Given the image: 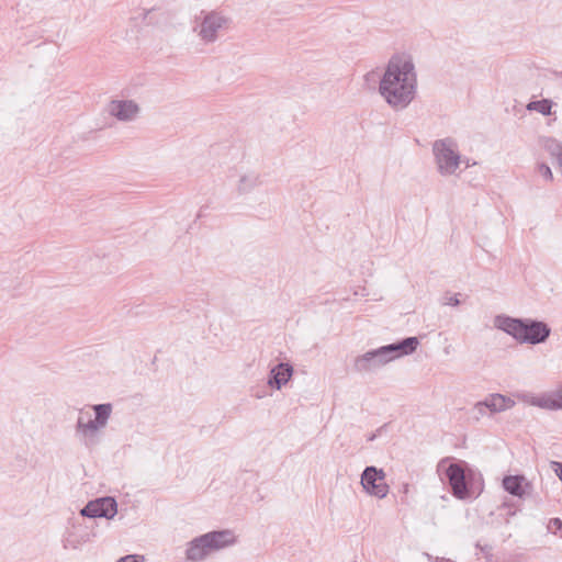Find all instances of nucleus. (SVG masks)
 I'll return each mask as SVG.
<instances>
[{"mask_svg": "<svg viewBox=\"0 0 562 562\" xmlns=\"http://www.w3.org/2000/svg\"><path fill=\"white\" fill-rule=\"evenodd\" d=\"M379 93L393 110L406 109L417 94V74L413 58L394 54L379 78Z\"/></svg>", "mask_w": 562, "mask_h": 562, "instance_id": "1", "label": "nucleus"}, {"mask_svg": "<svg viewBox=\"0 0 562 562\" xmlns=\"http://www.w3.org/2000/svg\"><path fill=\"white\" fill-rule=\"evenodd\" d=\"M391 361L386 347L382 346L357 357L353 362V369L359 373L372 372Z\"/></svg>", "mask_w": 562, "mask_h": 562, "instance_id": "7", "label": "nucleus"}, {"mask_svg": "<svg viewBox=\"0 0 562 562\" xmlns=\"http://www.w3.org/2000/svg\"><path fill=\"white\" fill-rule=\"evenodd\" d=\"M116 562H139L136 560V557L134 555H126L121 559H119Z\"/></svg>", "mask_w": 562, "mask_h": 562, "instance_id": "26", "label": "nucleus"}, {"mask_svg": "<svg viewBox=\"0 0 562 562\" xmlns=\"http://www.w3.org/2000/svg\"><path fill=\"white\" fill-rule=\"evenodd\" d=\"M80 546H81V542L78 539L74 538L71 535H69L68 537H66L63 540L64 549L77 550L80 548Z\"/></svg>", "mask_w": 562, "mask_h": 562, "instance_id": "20", "label": "nucleus"}, {"mask_svg": "<svg viewBox=\"0 0 562 562\" xmlns=\"http://www.w3.org/2000/svg\"><path fill=\"white\" fill-rule=\"evenodd\" d=\"M446 475L451 486L452 493L458 498H464L468 495L464 469L460 463H451Z\"/></svg>", "mask_w": 562, "mask_h": 562, "instance_id": "11", "label": "nucleus"}, {"mask_svg": "<svg viewBox=\"0 0 562 562\" xmlns=\"http://www.w3.org/2000/svg\"><path fill=\"white\" fill-rule=\"evenodd\" d=\"M228 19L220 12L206 13L200 23L199 36L205 43H213L217 38V32L226 26Z\"/></svg>", "mask_w": 562, "mask_h": 562, "instance_id": "9", "label": "nucleus"}, {"mask_svg": "<svg viewBox=\"0 0 562 562\" xmlns=\"http://www.w3.org/2000/svg\"><path fill=\"white\" fill-rule=\"evenodd\" d=\"M503 487L509 494L521 498L530 488V483L524 475H508L503 479Z\"/></svg>", "mask_w": 562, "mask_h": 562, "instance_id": "15", "label": "nucleus"}, {"mask_svg": "<svg viewBox=\"0 0 562 562\" xmlns=\"http://www.w3.org/2000/svg\"><path fill=\"white\" fill-rule=\"evenodd\" d=\"M494 326L513 336L520 344L538 345L544 342L551 333L550 327L543 322L530 318H514L506 315L495 316Z\"/></svg>", "mask_w": 562, "mask_h": 562, "instance_id": "3", "label": "nucleus"}, {"mask_svg": "<svg viewBox=\"0 0 562 562\" xmlns=\"http://www.w3.org/2000/svg\"><path fill=\"white\" fill-rule=\"evenodd\" d=\"M260 183L261 182H260L259 175H256V173L244 175L239 179L237 189L240 194H245V193H248L249 191H251L252 189H255L256 187H258Z\"/></svg>", "mask_w": 562, "mask_h": 562, "instance_id": "17", "label": "nucleus"}, {"mask_svg": "<svg viewBox=\"0 0 562 562\" xmlns=\"http://www.w3.org/2000/svg\"><path fill=\"white\" fill-rule=\"evenodd\" d=\"M436 562H451L450 560H447V559H437Z\"/></svg>", "mask_w": 562, "mask_h": 562, "instance_id": "29", "label": "nucleus"}, {"mask_svg": "<svg viewBox=\"0 0 562 562\" xmlns=\"http://www.w3.org/2000/svg\"><path fill=\"white\" fill-rule=\"evenodd\" d=\"M378 77H379V76H378V72H376V71H374V70H372V71H369L368 74H366V76H364V80H366L367 82H369V81H375V79H376Z\"/></svg>", "mask_w": 562, "mask_h": 562, "instance_id": "24", "label": "nucleus"}, {"mask_svg": "<svg viewBox=\"0 0 562 562\" xmlns=\"http://www.w3.org/2000/svg\"><path fill=\"white\" fill-rule=\"evenodd\" d=\"M91 409L94 418H91L89 412L80 409L75 425V435L87 449H93L101 442V435L111 418L113 406L111 403L95 404L91 405Z\"/></svg>", "mask_w": 562, "mask_h": 562, "instance_id": "2", "label": "nucleus"}, {"mask_svg": "<svg viewBox=\"0 0 562 562\" xmlns=\"http://www.w3.org/2000/svg\"><path fill=\"white\" fill-rule=\"evenodd\" d=\"M554 472L555 474L558 475V477L562 481V463L560 462H554Z\"/></svg>", "mask_w": 562, "mask_h": 562, "instance_id": "25", "label": "nucleus"}, {"mask_svg": "<svg viewBox=\"0 0 562 562\" xmlns=\"http://www.w3.org/2000/svg\"><path fill=\"white\" fill-rule=\"evenodd\" d=\"M538 172L548 181L553 180V173L551 171V168L546 164L541 162L538 165Z\"/></svg>", "mask_w": 562, "mask_h": 562, "instance_id": "21", "label": "nucleus"}, {"mask_svg": "<svg viewBox=\"0 0 562 562\" xmlns=\"http://www.w3.org/2000/svg\"><path fill=\"white\" fill-rule=\"evenodd\" d=\"M418 345L419 340L417 337H407L398 342L386 345L385 347L391 360H394L401 356L413 353Z\"/></svg>", "mask_w": 562, "mask_h": 562, "instance_id": "14", "label": "nucleus"}, {"mask_svg": "<svg viewBox=\"0 0 562 562\" xmlns=\"http://www.w3.org/2000/svg\"><path fill=\"white\" fill-rule=\"evenodd\" d=\"M467 297L468 295H463L461 293L446 292L441 296L440 302L442 305L458 306L459 304L464 302Z\"/></svg>", "mask_w": 562, "mask_h": 562, "instance_id": "19", "label": "nucleus"}, {"mask_svg": "<svg viewBox=\"0 0 562 562\" xmlns=\"http://www.w3.org/2000/svg\"><path fill=\"white\" fill-rule=\"evenodd\" d=\"M518 397L532 406H538L544 409L558 411L562 409V386L549 393L539 396L530 394H521Z\"/></svg>", "mask_w": 562, "mask_h": 562, "instance_id": "10", "label": "nucleus"}, {"mask_svg": "<svg viewBox=\"0 0 562 562\" xmlns=\"http://www.w3.org/2000/svg\"><path fill=\"white\" fill-rule=\"evenodd\" d=\"M138 111L139 106L133 100H112L109 104V113L119 121H131Z\"/></svg>", "mask_w": 562, "mask_h": 562, "instance_id": "12", "label": "nucleus"}, {"mask_svg": "<svg viewBox=\"0 0 562 562\" xmlns=\"http://www.w3.org/2000/svg\"><path fill=\"white\" fill-rule=\"evenodd\" d=\"M204 209H205V206H202V207L200 209V211H199V213H198V215H196V218H201V217L204 215V212H203V211H204Z\"/></svg>", "mask_w": 562, "mask_h": 562, "instance_id": "27", "label": "nucleus"}, {"mask_svg": "<svg viewBox=\"0 0 562 562\" xmlns=\"http://www.w3.org/2000/svg\"><path fill=\"white\" fill-rule=\"evenodd\" d=\"M487 406L484 405V400L481 402H477L474 407L473 412L475 413V417L479 419L480 417H483L486 414Z\"/></svg>", "mask_w": 562, "mask_h": 562, "instance_id": "22", "label": "nucleus"}, {"mask_svg": "<svg viewBox=\"0 0 562 562\" xmlns=\"http://www.w3.org/2000/svg\"><path fill=\"white\" fill-rule=\"evenodd\" d=\"M553 102L549 99L532 101L528 104L529 110H535L542 115H550Z\"/></svg>", "mask_w": 562, "mask_h": 562, "instance_id": "18", "label": "nucleus"}, {"mask_svg": "<svg viewBox=\"0 0 562 562\" xmlns=\"http://www.w3.org/2000/svg\"><path fill=\"white\" fill-rule=\"evenodd\" d=\"M117 513V504L113 497H101L90 501L80 512L89 518H113Z\"/></svg>", "mask_w": 562, "mask_h": 562, "instance_id": "8", "label": "nucleus"}, {"mask_svg": "<svg viewBox=\"0 0 562 562\" xmlns=\"http://www.w3.org/2000/svg\"><path fill=\"white\" fill-rule=\"evenodd\" d=\"M292 374L293 367L290 363L281 362L271 369L268 384L271 387L281 390L289 382Z\"/></svg>", "mask_w": 562, "mask_h": 562, "instance_id": "13", "label": "nucleus"}, {"mask_svg": "<svg viewBox=\"0 0 562 562\" xmlns=\"http://www.w3.org/2000/svg\"><path fill=\"white\" fill-rule=\"evenodd\" d=\"M361 485L369 495L379 499L386 497L390 490L385 482L384 471L373 465L367 467L363 470L361 474Z\"/></svg>", "mask_w": 562, "mask_h": 562, "instance_id": "6", "label": "nucleus"}, {"mask_svg": "<svg viewBox=\"0 0 562 562\" xmlns=\"http://www.w3.org/2000/svg\"><path fill=\"white\" fill-rule=\"evenodd\" d=\"M548 528L552 530L553 533H557L558 530L562 529V520L560 518L550 519Z\"/></svg>", "mask_w": 562, "mask_h": 562, "instance_id": "23", "label": "nucleus"}, {"mask_svg": "<svg viewBox=\"0 0 562 562\" xmlns=\"http://www.w3.org/2000/svg\"><path fill=\"white\" fill-rule=\"evenodd\" d=\"M434 155L441 175H452L460 165L457 144L451 138L438 139L432 146Z\"/></svg>", "mask_w": 562, "mask_h": 562, "instance_id": "5", "label": "nucleus"}, {"mask_svg": "<svg viewBox=\"0 0 562 562\" xmlns=\"http://www.w3.org/2000/svg\"><path fill=\"white\" fill-rule=\"evenodd\" d=\"M375 438H376V434H371V435L368 436L367 440L368 441H373Z\"/></svg>", "mask_w": 562, "mask_h": 562, "instance_id": "28", "label": "nucleus"}, {"mask_svg": "<svg viewBox=\"0 0 562 562\" xmlns=\"http://www.w3.org/2000/svg\"><path fill=\"white\" fill-rule=\"evenodd\" d=\"M236 538L232 530L210 531L188 542L186 560L189 562H201L214 551L222 550L234 544Z\"/></svg>", "mask_w": 562, "mask_h": 562, "instance_id": "4", "label": "nucleus"}, {"mask_svg": "<svg viewBox=\"0 0 562 562\" xmlns=\"http://www.w3.org/2000/svg\"><path fill=\"white\" fill-rule=\"evenodd\" d=\"M515 401L499 393L490 394L484 398V405L492 413H502L515 406Z\"/></svg>", "mask_w": 562, "mask_h": 562, "instance_id": "16", "label": "nucleus"}]
</instances>
